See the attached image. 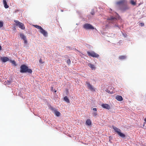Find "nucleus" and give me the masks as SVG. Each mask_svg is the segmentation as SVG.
<instances>
[{
	"label": "nucleus",
	"instance_id": "1",
	"mask_svg": "<svg viewBox=\"0 0 146 146\" xmlns=\"http://www.w3.org/2000/svg\"><path fill=\"white\" fill-rule=\"evenodd\" d=\"M114 17L113 16H111L110 17L107 18V20L110 21L109 23H111L113 25V27L116 28L120 29V26L118 25L117 24V19H119L120 17L118 14L116 12H115L113 14Z\"/></svg>",
	"mask_w": 146,
	"mask_h": 146
},
{
	"label": "nucleus",
	"instance_id": "2",
	"mask_svg": "<svg viewBox=\"0 0 146 146\" xmlns=\"http://www.w3.org/2000/svg\"><path fill=\"white\" fill-rule=\"evenodd\" d=\"M20 72L21 73H28L31 74L32 72V70L25 64H22L20 66Z\"/></svg>",
	"mask_w": 146,
	"mask_h": 146
},
{
	"label": "nucleus",
	"instance_id": "3",
	"mask_svg": "<svg viewBox=\"0 0 146 146\" xmlns=\"http://www.w3.org/2000/svg\"><path fill=\"white\" fill-rule=\"evenodd\" d=\"M87 53L88 56L93 58H98L99 57V55L98 54L93 51H88Z\"/></svg>",
	"mask_w": 146,
	"mask_h": 146
},
{
	"label": "nucleus",
	"instance_id": "4",
	"mask_svg": "<svg viewBox=\"0 0 146 146\" xmlns=\"http://www.w3.org/2000/svg\"><path fill=\"white\" fill-rule=\"evenodd\" d=\"M83 28L86 30H93L94 29V27L91 24L86 23L83 25Z\"/></svg>",
	"mask_w": 146,
	"mask_h": 146
},
{
	"label": "nucleus",
	"instance_id": "5",
	"mask_svg": "<svg viewBox=\"0 0 146 146\" xmlns=\"http://www.w3.org/2000/svg\"><path fill=\"white\" fill-rule=\"evenodd\" d=\"M15 22L16 23V25L17 26H19L20 28L23 30L25 29V27L23 24L17 20L15 21Z\"/></svg>",
	"mask_w": 146,
	"mask_h": 146
},
{
	"label": "nucleus",
	"instance_id": "6",
	"mask_svg": "<svg viewBox=\"0 0 146 146\" xmlns=\"http://www.w3.org/2000/svg\"><path fill=\"white\" fill-rule=\"evenodd\" d=\"M86 84L88 88L92 91H95L94 87L90 84L89 82H86Z\"/></svg>",
	"mask_w": 146,
	"mask_h": 146
},
{
	"label": "nucleus",
	"instance_id": "7",
	"mask_svg": "<svg viewBox=\"0 0 146 146\" xmlns=\"http://www.w3.org/2000/svg\"><path fill=\"white\" fill-rule=\"evenodd\" d=\"M129 9V7L126 5H123L120 8V9L123 12H125Z\"/></svg>",
	"mask_w": 146,
	"mask_h": 146
},
{
	"label": "nucleus",
	"instance_id": "8",
	"mask_svg": "<svg viewBox=\"0 0 146 146\" xmlns=\"http://www.w3.org/2000/svg\"><path fill=\"white\" fill-rule=\"evenodd\" d=\"M40 32L44 37H47L48 36V33L43 28H42L41 30H40Z\"/></svg>",
	"mask_w": 146,
	"mask_h": 146
},
{
	"label": "nucleus",
	"instance_id": "9",
	"mask_svg": "<svg viewBox=\"0 0 146 146\" xmlns=\"http://www.w3.org/2000/svg\"><path fill=\"white\" fill-rule=\"evenodd\" d=\"M0 60H1L2 62H5L9 60V58L7 57H1Z\"/></svg>",
	"mask_w": 146,
	"mask_h": 146
},
{
	"label": "nucleus",
	"instance_id": "10",
	"mask_svg": "<svg viewBox=\"0 0 146 146\" xmlns=\"http://www.w3.org/2000/svg\"><path fill=\"white\" fill-rule=\"evenodd\" d=\"M101 106L102 107L106 109L109 110L110 108V105L106 104H103Z\"/></svg>",
	"mask_w": 146,
	"mask_h": 146
},
{
	"label": "nucleus",
	"instance_id": "11",
	"mask_svg": "<svg viewBox=\"0 0 146 146\" xmlns=\"http://www.w3.org/2000/svg\"><path fill=\"white\" fill-rule=\"evenodd\" d=\"M125 2V0H121L116 2V4L119 6H123Z\"/></svg>",
	"mask_w": 146,
	"mask_h": 146
},
{
	"label": "nucleus",
	"instance_id": "12",
	"mask_svg": "<svg viewBox=\"0 0 146 146\" xmlns=\"http://www.w3.org/2000/svg\"><path fill=\"white\" fill-rule=\"evenodd\" d=\"M112 127L114 130L115 132L117 133V134L121 130L119 128L113 125L112 126Z\"/></svg>",
	"mask_w": 146,
	"mask_h": 146
},
{
	"label": "nucleus",
	"instance_id": "13",
	"mask_svg": "<svg viewBox=\"0 0 146 146\" xmlns=\"http://www.w3.org/2000/svg\"><path fill=\"white\" fill-rule=\"evenodd\" d=\"M118 135L121 138H124L125 137V135L120 131L118 133Z\"/></svg>",
	"mask_w": 146,
	"mask_h": 146
},
{
	"label": "nucleus",
	"instance_id": "14",
	"mask_svg": "<svg viewBox=\"0 0 146 146\" xmlns=\"http://www.w3.org/2000/svg\"><path fill=\"white\" fill-rule=\"evenodd\" d=\"M88 65L90 68H91L92 70H94L96 69V67L95 66L91 63H89L88 64Z\"/></svg>",
	"mask_w": 146,
	"mask_h": 146
},
{
	"label": "nucleus",
	"instance_id": "15",
	"mask_svg": "<svg viewBox=\"0 0 146 146\" xmlns=\"http://www.w3.org/2000/svg\"><path fill=\"white\" fill-rule=\"evenodd\" d=\"M3 4L4 7L5 9H7L9 7V6L7 4V2L6 0H3Z\"/></svg>",
	"mask_w": 146,
	"mask_h": 146
},
{
	"label": "nucleus",
	"instance_id": "16",
	"mask_svg": "<svg viewBox=\"0 0 146 146\" xmlns=\"http://www.w3.org/2000/svg\"><path fill=\"white\" fill-rule=\"evenodd\" d=\"M115 99L118 101H121L123 100L122 97L120 96L117 95L116 96Z\"/></svg>",
	"mask_w": 146,
	"mask_h": 146
},
{
	"label": "nucleus",
	"instance_id": "17",
	"mask_svg": "<svg viewBox=\"0 0 146 146\" xmlns=\"http://www.w3.org/2000/svg\"><path fill=\"white\" fill-rule=\"evenodd\" d=\"M91 121L90 119H88L86 120V125L88 126H90L91 125Z\"/></svg>",
	"mask_w": 146,
	"mask_h": 146
},
{
	"label": "nucleus",
	"instance_id": "18",
	"mask_svg": "<svg viewBox=\"0 0 146 146\" xmlns=\"http://www.w3.org/2000/svg\"><path fill=\"white\" fill-rule=\"evenodd\" d=\"M12 82L11 79H9V80H7V81H5L6 83L5 84V85H10Z\"/></svg>",
	"mask_w": 146,
	"mask_h": 146
},
{
	"label": "nucleus",
	"instance_id": "19",
	"mask_svg": "<svg viewBox=\"0 0 146 146\" xmlns=\"http://www.w3.org/2000/svg\"><path fill=\"white\" fill-rule=\"evenodd\" d=\"M64 100L67 103H70L69 100L67 96H65L64 98Z\"/></svg>",
	"mask_w": 146,
	"mask_h": 146
},
{
	"label": "nucleus",
	"instance_id": "20",
	"mask_svg": "<svg viewBox=\"0 0 146 146\" xmlns=\"http://www.w3.org/2000/svg\"><path fill=\"white\" fill-rule=\"evenodd\" d=\"M54 113L57 117H59L60 115V112L57 111L56 110H55V111L54 112Z\"/></svg>",
	"mask_w": 146,
	"mask_h": 146
},
{
	"label": "nucleus",
	"instance_id": "21",
	"mask_svg": "<svg viewBox=\"0 0 146 146\" xmlns=\"http://www.w3.org/2000/svg\"><path fill=\"white\" fill-rule=\"evenodd\" d=\"M127 58V56H119V59L120 60H123Z\"/></svg>",
	"mask_w": 146,
	"mask_h": 146
},
{
	"label": "nucleus",
	"instance_id": "22",
	"mask_svg": "<svg viewBox=\"0 0 146 146\" xmlns=\"http://www.w3.org/2000/svg\"><path fill=\"white\" fill-rule=\"evenodd\" d=\"M20 37L22 39L24 40L26 38V36L22 34H20Z\"/></svg>",
	"mask_w": 146,
	"mask_h": 146
},
{
	"label": "nucleus",
	"instance_id": "23",
	"mask_svg": "<svg viewBox=\"0 0 146 146\" xmlns=\"http://www.w3.org/2000/svg\"><path fill=\"white\" fill-rule=\"evenodd\" d=\"M10 62L11 63H12L13 65L14 66H17V64H16V62L15 60H11L10 61Z\"/></svg>",
	"mask_w": 146,
	"mask_h": 146
},
{
	"label": "nucleus",
	"instance_id": "24",
	"mask_svg": "<svg viewBox=\"0 0 146 146\" xmlns=\"http://www.w3.org/2000/svg\"><path fill=\"white\" fill-rule=\"evenodd\" d=\"M34 26L36 28L40 29V30L42 28L41 26L37 25H34Z\"/></svg>",
	"mask_w": 146,
	"mask_h": 146
},
{
	"label": "nucleus",
	"instance_id": "25",
	"mask_svg": "<svg viewBox=\"0 0 146 146\" xmlns=\"http://www.w3.org/2000/svg\"><path fill=\"white\" fill-rule=\"evenodd\" d=\"M105 91L108 93L109 94H113V91H110V90H109L108 89H107Z\"/></svg>",
	"mask_w": 146,
	"mask_h": 146
},
{
	"label": "nucleus",
	"instance_id": "26",
	"mask_svg": "<svg viewBox=\"0 0 146 146\" xmlns=\"http://www.w3.org/2000/svg\"><path fill=\"white\" fill-rule=\"evenodd\" d=\"M49 108L50 110L53 111L54 112L55 111V110H56L55 108H53L51 106H50Z\"/></svg>",
	"mask_w": 146,
	"mask_h": 146
},
{
	"label": "nucleus",
	"instance_id": "27",
	"mask_svg": "<svg viewBox=\"0 0 146 146\" xmlns=\"http://www.w3.org/2000/svg\"><path fill=\"white\" fill-rule=\"evenodd\" d=\"M90 13L92 15H94L95 14V12L94 9H92Z\"/></svg>",
	"mask_w": 146,
	"mask_h": 146
},
{
	"label": "nucleus",
	"instance_id": "28",
	"mask_svg": "<svg viewBox=\"0 0 146 146\" xmlns=\"http://www.w3.org/2000/svg\"><path fill=\"white\" fill-rule=\"evenodd\" d=\"M67 63L68 64V65H70L71 64V61L70 59H68L66 61Z\"/></svg>",
	"mask_w": 146,
	"mask_h": 146
},
{
	"label": "nucleus",
	"instance_id": "29",
	"mask_svg": "<svg viewBox=\"0 0 146 146\" xmlns=\"http://www.w3.org/2000/svg\"><path fill=\"white\" fill-rule=\"evenodd\" d=\"M66 48H69L70 50H74L75 49L74 47L70 46H67Z\"/></svg>",
	"mask_w": 146,
	"mask_h": 146
},
{
	"label": "nucleus",
	"instance_id": "30",
	"mask_svg": "<svg viewBox=\"0 0 146 146\" xmlns=\"http://www.w3.org/2000/svg\"><path fill=\"white\" fill-rule=\"evenodd\" d=\"M3 21H0V28L2 27L3 26Z\"/></svg>",
	"mask_w": 146,
	"mask_h": 146
},
{
	"label": "nucleus",
	"instance_id": "31",
	"mask_svg": "<svg viewBox=\"0 0 146 146\" xmlns=\"http://www.w3.org/2000/svg\"><path fill=\"white\" fill-rule=\"evenodd\" d=\"M112 137L111 136L109 137V141L110 143H112V142L111 141V140L112 139Z\"/></svg>",
	"mask_w": 146,
	"mask_h": 146
},
{
	"label": "nucleus",
	"instance_id": "32",
	"mask_svg": "<svg viewBox=\"0 0 146 146\" xmlns=\"http://www.w3.org/2000/svg\"><path fill=\"white\" fill-rule=\"evenodd\" d=\"M39 62L41 64H42L44 63V62H42V60L41 58L39 60Z\"/></svg>",
	"mask_w": 146,
	"mask_h": 146
},
{
	"label": "nucleus",
	"instance_id": "33",
	"mask_svg": "<svg viewBox=\"0 0 146 146\" xmlns=\"http://www.w3.org/2000/svg\"><path fill=\"white\" fill-rule=\"evenodd\" d=\"M131 3L133 5H135L136 4L135 3L133 0H131Z\"/></svg>",
	"mask_w": 146,
	"mask_h": 146
},
{
	"label": "nucleus",
	"instance_id": "34",
	"mask_svg": "<svg viewBox=\"0 0 146 146\" xmlns=\"http://www.w3.org/2000/svg\"><path fill=\"white\" fill-rule=\"evenodd\" d=\"M23 40H24V44H27V38Z\"/></svg>",
	"mask_w": 146,
	"mask_h": 146
},
{
	"label": "nucleus",
	"instance_id": "35",
	"mask_svg": "<svg viewBox=\"0 0 146 146\" xmlns=\"http://www.w3.org/2000/svg\"><path fill=\"white\" fill-rule=\"evenodd\" d=\"M122 35H123V36H124V37H125V38L126 37L127 35L126 34L124 33H122Z\"/></svg>",
	"mask_w": 146,
	"mask_h": 146
},
{
	"label": "nucleus",
	"instance_id": "36",
	"mask_svg": "<svg viewBox=\"0 0 146 146\" xmlns=\"http://www.w3.org/2000/svg\"><path fill=\"white\" fill-rule=\"evenodd\" d=\"M140 25L141 27H143L144 26V24L143 23H140Z\"/></svg>",
	"mask_w": 146,
	"mask_h": 146
},
{
	"label": "nucleus",
	"instance_id": "37",
	"mask_svg": "<svg viewBox=\"0 0 146 146\" xmlns=\"http://www.w3.org/2000/svg\"><path fill=\"white\" fill-rule=\"evenodd\" d=\"M93 110L96 111H97V108H93Z\"/></svg>",
	"mask_w": 146,
	"mask_h": 146
},
{
	"label": "nucleus",
	"instance_id": "38",
	"mask_svg": "<svg viewBox=\"0 0 146 146\" xmlns=\"http://www.w3.org/2000/svg\"><path fill=\"white\" fill-rule=\"evenodd\" d=\"M97 115V114L96 112L94 113V115L95 116H96Z\"/></svg>",
	"mask_w": 146,
	"mask_h": 146
},
{
	"label": "nucleus",
	"instance_id": "39",
	"mask_svg": "<svg viewBox=\"0 0 146 146\" xmlns=\"http://www.w3.org/2000/svg\"><path fill=\"white\" fill-rule=\"evenodd\" d=\"M109 25H108V24H106V27H109Z\"/></svg>",
	"mask_w": 146,
	"mask_h": 146
},
{
	"label": "nucleus",
	"instance_id": "40",
	"mask_svg": "<svg viewBox=\"0 0 146 146\" xmlns=\"http://www.w3.org/2000/svg\"><path fill=\"white\" fill-rule=\"evenodd\" d=\"M2 49V47L0 45V50H1Z\"/></svg>",
	"mask_w": 146,
	"mask_h": 146
},
{
	"label": "nucleus",
	"instance_id": "41",
	"mask_svg": "<svg viewBox=\"0 0 146 146\" xmlns=\"http://www.w3.org/2000/svg\"><path fill=\"white\" fill-rule=\"evenodd\" d=\"M61 11L62 12H63L64 11V10H61Z\"/></svg>",
	"mask_w": 146,
	"mask_h": 146
},
{
	"label": "nucleus",
	"instance_id": "42",
	"mask_svg": "<svg viewBox=\"0 0 146 146\" xmlns=\"http://www.w3.org/2000/svg\"><path fill=\"white\" fill-rule=\"evenodd\" d=\"M144 121H145V122H146V118H145V119H144Z\"/></svg>",
	"mask_w": 146,
	"mask_h": 146
},
{
	"label": "nucleus",
	"instance_id": "43",
	"mask_svg": "<svg viewBox=\"0 0 146 146\" xmlns=\"http://www.w3.org/2000/svg\"><path fill=\"white\" fill-rule=\"evenodd\" d=\"M56 92V90H55V91H54V92H55H55Z\"/></svg>",
	"mask_w": 146,
	"mask_h": 146
}]
</instances>
